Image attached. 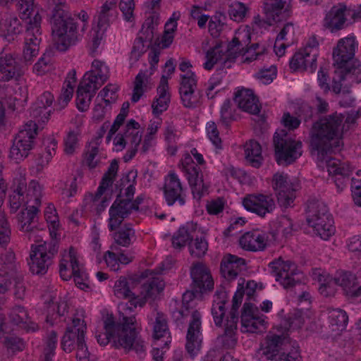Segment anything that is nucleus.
I'll return each instance as SVG.
<instances>
[{
    "label": "nucleus",
    "mask_w": 361,
    "mask_h": 361,
    "mask_svg": "<svg viewBox=\"0 0 361 361\" xmlns=\"http://www.w3.org/2000/svg\"><path fill=\"white\" fill-rule=\"evenodd\" d=\"M343 118L342 114L335 113L314 123L310 131V147L317 152L321 163L332 152L340 150Z\"/></svg>",
    "instance_id": "nucleus-1"
},
{
    "label": "nucleus",
    "mask_w": 361,
    "mask_h": 361,
    "mask_svg": "<svg viewBox=\"0 0 361 361\" xmlns=\"http://www.w3.org/2000/svg\"><path fill=\"white\" fill-rule=\"evenodd\" d=\"M54 7L51 18V30L57 48L66 51L78 39L77 25L68 15L66 0H51Z\"/></svg>",
    "instance_id": "nucleus-2"
},
{
    "label": "nucleus",
    "mask_w": 361,
    "mask_h": 361,
    "mask_svg": "<svg viewBox=\"0 0 361 361\" xmlns=\"http://www.w3.org/2000/svg\"><path fill=\"white\" fill-rule=\"evenodd\" d=\"M115 321L114 346L123 348L126 352L134 350L137 353L145 351L144 341L137 336V321L133 314V308L122 306Z\"/></svg>",
    "instance_id": "nucleus-3"
},
{
    "label": "nucleus",
    "mask_w": 361,
    "mask_h": 361,
    "mask_svg": "<svg viewBox=\"0 0 361 361\" xmlns=\"http://www.w3.org/2000/svg\"><path fill=\"white\" fill-rule=\"evenodd\" d=\"M306 220L315 233L323 240H328L335 233L334 219L326 204L318 200L307 202Z\"/></svg>",
    "instance_id": "nucleus-4"
},
{
    "label": "nucleus",
    "mask_w": 361,
    "mask_h": 361,
    "mask_svg": "<svg viewBox=\"0 0 361 361\" xmlns=\"http://www.w3.org/2000/svg\"><path fill=\"white\" fill-rule=\"evenodd\" d=\"M277 164L288 166L302 155V142L290 137L286 130H277L273 137Z\"/></svg>",
    "instance_id": "nucleus-5"
},
{
    "label": "nucleus",
    "mask_w": 361,
    "mask_h": 361,
    "mask_svg": "<svg viewBox=\"0 0 361 361\" xmlns=\"http://www.w3.org/2000/svg\"><path fill=\"white\" fill-rule=\"evenodd\" d=\"M25 20V47L23 49V59L25 62H31L39 52V44L41 42V22L42 16L39 10L33 12L32 15H29L23 18Z\"/></svg>",
    "instance_id": "nucleus-6"
},
{
    "label": "nucleus",
    "mask_w": 361,
    "mask_h": 361,
    "mask_svg": "<svg viewBox=\"0 0 361 361\" xmlns=\"http://www.w3.org/2000/svg\"><path fill=\"white\" fill-rule=\"evenodd\" d=\"M37 130L38 126L35 121L25 123L13 141L9 157L17 162L26 158L34 147Z\"/></svg>",
    "instance_id": "nucleus-7"
},
{
    "label": "nucleus",
    "mask_w": 361,
    "mask_h": 361,
    "mask_svg": "<svg viewBox=\"0 0 361 361\" xmlns=\"http://www.w3.org/2000/svg\"><path fill=\"white\" fill-rule=\"evenodd\" d=\"M37 130L38 126L35 121L25 123L13 141L9 157L17 162L26 158L34 147Z\"/></svg>",
    "instance_id": "nucleus-8"
},
{
    "label": "nucleus",
    "mask_w": 361,
    "mask_h": 361,
    "mask_svg": "<svg viewBox=\"0 0 361 361\" xmlns=\"http://www.w3.org/2000/svg\"><path fill=\"white\" fill-rule=\"evenodd\" d=\"M271 273L284 288L288 289L301 284L302 273L295 263L279 258L269 264Z\"/></svg>",
    "instance_id": "nucleus-9"
},
{
    "label": "nucleus",
    "mask_w": 361,
    "mask_h": 361,
    "mask_svg": "<svg viewBox=\"0 0 361 361\" xmlns=\"http://www.w3.org/2000/svg\"><path fill=\"white\" fill-rule=\"evenodd\" d=\"M287 174L276 173L272 179V187L275 191L278 203L284 208L293 205L297 185L288 180Z\"/></svg>",
    "instance_id": "nucleus-10"
},
{
    "label": "nucleus",
    "mask_w": 361,
    "mask_h": 361,
    "mask_svg": "<svg viewBox=\"0 0 361 361\" xmlns=\"http://www.w3.org/2000/svg\"><path fill=\"white\" fill-rule=\"evenodd\" d=\"M356 66L348 69L338 67L335 71L333 78L332 90L336 94L349 93L350 87L353 82H361V65L355 63Z\"/></svg>",
    "instance_id": "nucleus-11"
},
{
    "label": "nucleus",
    "mask_w": 361,
    "mask_h": 361,
    "mask_svg": "<svg viewBox=\"0 0 361 361\" xmlns=\"http://www.w3.org/2000/svg\"><path fill=\"white\" fill-rule=\"evenodd\" d=\"M278 233L271 231L269 233L250 231L243 234L239 240L240 247L247 251H263L267 245L277 240Z\"/></svg>",
    "instance_id": "nucleus-12"
},
{
    "label": "nucleus",
    "mask_w": 361,
    "mask_h": 361,
    "mask_svg": "<svg viewBox=\"0 0 361 361\" xmlns=\"http://www.w3.org/2000/svg\"><path fill=\"white\" fill-rule=\"evenodd\" d=\"M355 42L354 37H347L338 41L337 47L334 49L333 58L338 67L348 69L354 68L355 63L361 62L354 59Z\"/></svg>",
    "instance_id": "nucleus-13"
},
{
    "label": "nucleus",
    "mask_w": 361,
    "mask_h": 361,
    "mask_svg": "<svg viewBox=\"0 0 361 361\" xmlns=\"http://www.w3.org/2000/svg\"><path fill=\"white\" fill-rule=\"evenodd\" d=\"M241 331L257 333L266 329L264 315H260L258 308L250 302H245L241 313Z\"/></svg>",
    "instance_id": "nucleus-14"
},
{
    "label": "nucleus",
    "mask_w": 361,
    "mask_h": 361,
    "mask_svg": "<svg viewBox=\"0 0 361 361\" xmlns=\"http://www.w3.org/2000/svg\"><path fill=\"white\" fill-rule=\"evenodd\" d=\"M163 188L168 205L172 206L176 203L180 206L185 204L186 195L180 179L174 172H170L165 178Z\"/></svg>",
    "instance_id": "nucleus-15"
},
{
    "label": "nucleus",
    "mask_w": 361,
    "mask_h": 361,
    "mask_svg": "<svg viewBox=\"0 0 361 361\" xmlns=\"http://www.w3.org/2000/svg\"><path fill=\"white\" fill-rule=\"evenodd\" d=\"M244 207L261 217L271 213L275 209V202L271 195L263 194L247 195L243 201Z\"/></svg>",
    "instance_id": "nucleus-16"
},
{
    "label": "nucleus",
    "mask_w": 361,
    "mask_h": 361,
    "mask_svg": "<svg viewBox=\"0 0 361 361\" xmlns=\"http://www.w3.org/2000/svg\"><path fill=\"white\" fill-rule=\"evenodd\" d=\"M233 305L229 315L227 317L225 324V334L222 336V343L226 348H233L236 343V340L233 337L234 331L237 329L238 322V310L242 302V293L238 291L233 297Z\"/></svg>",
    "instance_id": "nucleus-17"
},
{
    "label": "nucleus",
    "mask_w": 361,
    "mask_h": 361,
    "mask_svg": "<svg viewBox=\"0 0 361 361\" xmlns=\"http://www.w3.org/2000/svg\"><path fill=\"white\" fill-rule=\"evenodd\" d=\"M324 162L338 190L342 191L349 180L352 169L348 164L335 158H326Z\"/></svg>",
    "instance_id": "nucleus-18"
},
{
    "label": "nucleus",
    "mask_w": 361,
    "mask_h": 361,
    "mask_svg": "<svg viewBox=\"0 0 361 361\" xmlns=\"http://www.w3.org/2000/svg\"><path fill=\"white\" fill-rule=\"evenodd\" d=\"M130 205L128 200H123L121 193L117 195L109 211L108 227L109 231H116L123 220L128 217L133 211Z\"/></svg>",
    "instance_id": "nucleus-19"
},
{
    "label": "nucleus",
    "mask_w": 361,
    "mask_h": 361,
    "mask_svg": "<svg viewBox=\"0 0 361 361\" xmlns=\"http://www.w3.org/2000/svg\"><path fill=\"white\" fill-rule=\"evenodd\" d=\"M197 86V77L192 71L181 75L179 93L183 104L186 108L195 107L198 102V97L195 94Z\"/></svg>",
    "instance_id": "nucleus-20"
},
{
    "label": "nucleus",
    "mask_w": 361,
    "mask_h": 361,
    "mask_svg": "<svg viewBox=\"0 0 361 361\" xmlns=\"http://www.w3.org/2000/svg\"><path fill=\"white\" fill-rule=\"evenodd\" d=\"M190 276L192 279V288L196 293H202L212 290L214 281L208 268L202 262H197L190 269Z\"/></svg>",
    "instance_id": "nucleus-21"
},
{
    "label": "nucleus",
    "mask_w": 361,
    "mask_h": 361,
    "mask_svg": "<svg viewBox=\"0 0 361 361\" xmlns=\"http://www.w3.org/2000/svg\"><path fill=\"white\" fill-rule=\"evenodd\" d=\"M23 73L22 67L11 53L0 52V80L9 81L20 77Z\"/></svg>",
    "instance_id": "nucleus-22"
},
{
    "label": "nucleus",
    "mask_w": 361,
    "mask_h": 361,
    "mask_svg": "<svg viewBox=\"0 0 361 361\" xmlns=\"http://www.w3.org/2000/svg\"><path fill=\"white\" fill-rule=\"evenodd\" d=\"M190 161L191 158L188 155L185 158L186 166H184V168L188 174V182L194 197L200 199L207 192V186L204 183L202 172L200 167L193 164L190 165Z\"/></svg>",
    "instance_id": "nucleus-23"
},
{
    "label": "nucleus",
    "mask_w": 361,
    "mask_h": 361,
    "mask_svg": "<svg viewBox=\"0 0 361 361\" xmlns=\"http://www.w3.org/2000/svg\"><path fill=\"white\" fill-rule=\"evenodd\" d=\"M202 315L197 310L192 313V319L190 322L186 336L187 343L185 348L190 354H194L200 348L202 340L200 338Z\"/></svg>",
    "instance_id": "nucleus-24"
},
{
    "label": "nucleus",
    "mask_w": 361,
    "mask_h": 361,
    "mask_svg": "<svg viewBox=\"0 0 361 361\" xmlns=\"http://www.w3.org/2000/svg\"><path fill=\"white\" fill-rule=\"evenodd\" d=\"M245 265V260L236 255L227 254L221 259L220 273L222 277L230 281L235 279Z\"/></svg>",
    "instance_id": "nucleus-25"
},
{
    "label": "nucleus",
    "mask_w": 361,
    "mask_h": 361,
    "mask_svg": "<svg viewBox=\"0 0 361 361\" xmlns=\"http://www.w3.org/2000/svg\"><path fill=\"white\" fill-rule=\"evenodd\" d=\"M37 212V206L32 205L30 209L21 211L17 216L20 231L24 232L28 239L35 237V234L37 231L36 226L33 225Z\"/></svg>",
    "instance_id": "nucleus-26"
},
{
    "label": "nucleus",
    "mask_w": 361,
    "mask_h": 361,
    "mask_svg": "<svg viewBox=\"0 0 361 361\" xmlns=\"http://www.w3.org/2000/svg\"><path fill=\"white\" fill-rule=\"evenodd\" d=\"M234 100L238 107L245 112L257 114L260 111L259 100L251 90H238L235 94Z\"/></svg>",
    "instance_id": "nucleus-27"
},
{
    "label": "nucleus",
    "mask_w": 361,
    "mask_h": 361,
    "mask_svg": "<svg viewBox=\"0 0 361 361\" xmlns=\"http://www.w3.org/2000/svg\"><path fill=\"white\" fill-rule=\"evenodd\" d=\"M336 286H341L346 295L357 297L361 295V286L355 288L357 284L356 276L350 271H338L333 277Z\"/></svg>",
    "instance_id": "nucleus-28"
},
{
    "label": "nucleus",
    "mask_w": 361,
    "mask_h": 361,
    "mask_svg": "<svg viewBox=\"0 0 361 361\" xmlns=\"http://www.w3.org/2000/svg\"><path fill=\"white\" fill-rule=\"evenodd\" d=\"M91 81L82 79L76 92V104L79 111H86L90 104L92 99L99 88H96Z\"/></svg>",
    "instance_id": "nucleus-29"
},
{
    "label": "nucleus",
    "mask_w": 361,
    "mask_h": 361,
    "mask_svg": "<svg viewBox=\"0 0 361 361\" xmlns=\"http://www.w3.org/2000/svg\"><path fill=\"white\" fill-rule=\"evenodd\" d=\"M118 228L113 233L114 243L110 246V249L115 251H119L120 246L128 247L136 240L135 231L130 224H125Z\"/></svg>",
    "instance_id": "nucleus-30"
},
{
    "label": "nucleus",
    "mask_w": 361,
    "mask_h": 361,
    "mask_svg": "<svg viewBox=\"0 0 361 361\" xmlns=\"http://www.w3.org/2000/svg\"><path fill=\"white\" fill-rule=\"evenodd\" d=\"M109 78V69L108 66L104 62L95 59L92 63V69L84 75L82 79L91 81L96 88H100Z\"/></svg>",
    "instance_id": "nucleus-31"
},
{
    "label": "nucleus",
    "mask_w": 361,
    "mask_h": 361,
    "mask_svg": "<svg viewBox=\"0 0 361 361\" xmlns=\"http://www.w3.org/2000/svg\"><path fill=\"white\" fill-rule=\"evenodd\" d=\"M286 1L269 0L264 3V10L267 17V25L270 26L274 22H279L288 16L285 8Z\"/></svg>",
    "instance_id": "nucleus-32"
},
{
    "label": "nucleus",
    "mask_w": 361,
    "mask_h": 361,
    "mask_svg": "<svg viewBox=\"0 0 361 361\" xmlns=\"http://www.w3.org/2000/svg\"><path fill=\"white\" fill-rule=\"evenodd\" d=\"M283 341V338L281 336L267 335L258 350V355L261 357L264 356L267 360L274 361L279 354Z\"/></svg>",
    "instance_id": "nucleus-33"
},
{
    "label": "nucleus",
    "mask_w": 361,
    "mask_h": 361,
    "mask_svg": "<svg viewBox=\"0 0 361 361\" xmlns=\"http://www.w3.org/2000/svg\"><path fill=\"white\" fill-rule=\"evenodd\" d=\"M114 294L118 298L129 299V302L126 304L119 305V310L122 309V306L126 305L127 307H131L133 310L136 308L137 304L140 306H142L145 301L140 300L139 302L135 296V293H133L129 287L128 283L126 278H120L114 285Z\"/></svg>",
    "instance_id": "nucleus-34"
},
{
    "label": "nucleus",
    "mask_w": 361,
    "mask_h": 361,
    "mask_svg": "<svg viewBox=\"0 0 361 361\" xmlns=\"http://www.w3.org/2000/svg\"><path fill=\"white\" fill-rule=\"evenodd\" d=\"M169 77L163 75L161 78L159 85L157 87L159 97L152 104V112L154 115H159L166 111L170 102L169 90Z\"/></svg>",
    "instance_id": "nucleus-35"
},
{
    "label": "nucleus",
    "mask_w": 361,
    "mask_h": 361,
    "mask_svg": "<svg viewBox=\"0 0 361 361\" xmlns=\"http://www.w3.org/2000/svg\"><path fill=\"white\" fill-rule=\"evenodd\" d=\"M346 7L344 5L333 6L326 16L324 26L331 32L343 29L346 21L344 13Z\"/></svg>",
    "instance_id": "nucleus-36"
},
{
    "label": "nucleus",
    "mask_w": 361,
    "mask_h": 361,
    "mask_svg": "<svg viewBox=\"0 0 361 361\" xmlns=\"http://www.w3.org/2000/svg\"><path fill=\"white\" fill-rule=\"evenodd\" d=\"M117 14L116 4L114 0L106 1L95 17L98 29L104 32L109 26L110 23L116 18Z\"/></svg>",
    "instance_id": "nucleus-37"
},
{
    "label": "nucleus",
    "mask_w": 361,
    "mask_h": 361,
    "mask_svg": "<svg viewBox=\"0 0 361 361\" xmlns=\"http://www.w3.org/2000/svg\"><path fill=\"white\" fill-rule=\"evenodd\" d=\"M42 253H44V250L41 249V252H39L35 248H32L30 255V261L28 264L33 274L43 275L46 274L52 263V260L49 257H46Z\"/></svg>",
    "instance_id": "nucleus-38"
},
{
    "label": "nucleus",
    "mask_w": 361,
    "mask_h": 361,
    "mask_svg": "<svg viewBox=\"0 0 361 361\" xmlns=\"http://www.w3.org/2000/svg\"><path fill=\"white\" fill-rule=\"evenodd\" d=\"M9 319L11 323L25 329H35V324L30 322L29 315L23 306H16L11 309L9 313Z\"/></svg>",
    "instance_id": "nucleus-39"
},
{
    "label": "nucleus",
    "mask_w": 361,
    "mask_h": 361,
    "mask_svg": "<svg viewBox=\"0 0 361 361\" xmlns=\"http://www.w3.org/2000/svg\"><path fill=\"white\" fill-rule=\"evenodd\" d=\"M75 75L76 72L74 69L69 72L65 81L66 87L63 88L62 93L59 97L56 104H55L56 110H61L66 106L72 98L73 93V84L76 82Z\"/></svg>",
    "instance_id": "nucleus-40"
},
{
    "label": "nucleus",
    "mask_w": 361,
    "mask_h": 361,
    "mask_svg": "<svg viewBox=\"0 0 361 361\" xmlns=\"http://www.w3.org/2000/svg\"><path fill=\"white\" fill-rule=\"evenodd\" d=\"M195 228L192 224H187L181 226L172 238V244L174 248L180 250L188 243H190L193 238V233Z\"/></svg>",
    "instance_id": "nucleus-41"
},
{
    "label": "nucleus",
    "mask_w": 361,
    "mask_h": 361,
    "mask_svg": "<svg viewBox=\"0 0 361 361\" xmlns=\"http://www.w3.org/2000/svg\"><path fill=\"white\" fill-rule=\"evenodd\" d=\"M246 160L255 168H259L262 164V149L260 145L254 140H250L245 145Z\"/></svg>",
    "instance_id": "nucleus-42"
},
{
    "label": "nucleus",
    "mask_w": 361,
    "mask_h": 361,
    "mask_svg": "<svg viewBox=\"0 0 361 361\" xmlns=\"http://www.w3.org/2000/svg\"><path fill=\"white\" fill-rule=\"evenodd\" d=\"M118 162L116 159L112 160L107 171L104 174L101 183L97 189L96 197H101L105 190L111 186L117 175Z\"/></svg>",
    "instance_id": "nucleus-43"
},
{
    "label": "nucleus",
    "mask_w": 361,
    "mask_h": 361,
    "mask_svg": "<svg viewBox=\"0 0 361 361\" xmlns=\"http://www.w3.org/2000/svg\"><path fill=\"white\" fill-rule=\"evenodd\" d=\"M164 288V282L158 277L149 279L141 286V294L145 300L147 298H152L159 294Z\"/></svg>",
    "instance_id": "nucleus-44"
},
{
    "label": "nucleus",
    "mask_w": 361,
    "mask_h": 361,
    "mask_svg": "<svg viewBox=\"0 0 361 361\" xmlns=\"http://www.w3.org/2000/svg\"><path fill=\"white\" fill-rule=\"evenodd\" d=\"M82 326V328H74L73 330L66 329L61 340V347L65 352L71 353L73 350L74 343L75 340H77V343H78V338L80 334L82 333L83 339H85L86 326L85 325Z\"/></svg>",
    "instance_id": "nucleus-45"
},
{
    "label": "nucleus",
    "mask_w": 361,
    "mask_h": 361,
    "mask_svg": "<svg viewBox=\"0 0 361 361\" xmlns=\"http://www.w3.org/2000/svg\"><path fill=\"white\" fill-rule=\"evenodd\" d=\"M105 333L97 336L98 343L102 345H107L111 341L114 342L115 319L112 314H107L104 318Z\"/></svg>",
    "instance_id": "nucleus-46"
},
{
    "label": "nucleus",
    "mask_w": 361,
    "mask_h": 361,
    "mask_svg": "<svg viewBox=\"0 0 361 361\" xmlns=\"http://www.w3.org/2000/svg\"><path fill=\"white\" fill-rule=\"evenodd\" d=\"M140 124L133 119L130 120L126 126L125 136L127 143H130L133 147L137 148L142 140V134L138 130Z\"/></svg>",
    "instance_id": "nucleus-47"
},
{
    "label": "nucleus",
    "mask_w": 361,
    "mask_h": 361,
    "mask_svg": "<svg viewBox=\"0 0 361 361\" xmlns=\"http://www.w3.org/2000/svg\"><path fill=\"white\" fill-rule=\"evenodd\" d=\"M329 321L333 331H342L346 326L348 317L345 311L334 309L329 312Z\"/></svg>",
    "instance_id": "nucleus-48"
},
{
    "label": "nucleus",
    "mask_w": 361,
    "mask_h": 361,
    "mask_svg": "<svg viewBox=\"0 0 361 361\" xmlns=\"http://www.w3.org/2000/svg\"><path fill=\"white\" fill-rule=\"evenodd\" d=\"M165 27L166 29L163 33V35L161 36V39L157 38L155 42V44L161 49H166L172 44L174 39L173 32L176 30L177 23L171 18L166 23Z\"/></svg>",
    "instance_id": "nucleus-49"
},
{
    "label": "nucleus",
    "mask_w": 361,
    "mask_h": 361,
    "mask_svg": "<svg viewBox=\"0 0 361 361\" xmlns=\"http://www.w3.org/2000/svg\"><path fill=\"white\" fill-rule=\"evenodd\" d=\"M169 334L166 317L162 312H157L153 326V337L159 340Z\"/></svg>",
    "instance_id": "nucleus-50"
},
{
    "label": "nucleus",
    "mask_w": 361,
    "mask_h": 361,
    "mask_svg": "<svg viewBox=\"0 0 361 361\" xmlns=\"http://www.w3.org/2000/svg\"><path fill=\"white\" fill-rule=\"evenodd\" d=\"M191 256L200 258L206 254L208 250V243L204 238H196L194 241L188 243Z\"/></svg>",
    "instance_id": "nucleus-51"
},
{
    "label": "nucleus",
    "mask_w": 361,
    "mask_h": 361,
    "mask_svg": "<svg viewBox=\"0 0 361 361\" xmlns=\"http://www.w3.org/2000/svg\"><path fill=\"white\" fill-rule=\"evenodd\" d=\"M118 89L116 85L109 84L99 92L97 99L100 97L101 102L104 103L106 106H109L111 103L116 102Z\"/></svg>",
    "instance_id": "nucleus-52"
},
{
    "label": "nucleus",
    "mask_w": 361,
    "mask_h": 361,
    "mask_svg": "<svg viewBox=\"0 0 361 361\" xmlns=\"http://www.w3.org/2000/svg\"><path fill=\"white\" fill-rule=\"evenodd\" d=\"M223 56L219 44L209 49L206 54L207 61L204 63L206 70H211L215 63L221 59Z\"/></svg>",
    "instance_id": "nucleus-53"
},
{
    "label": "nucleus",
    "mask_w": 361,
    "mask_h": 361,
    "mask_svg": "<svg viewBox=\"0 0 361 361\" xmlns=\"http://www.w3.org/2000/svg\"><path fill=\"white\" fill-rule=\"evenodd\" d=\"M1 20L2 18L0 15V31L6 32L8 36L13 37L22 31L20 22L17 18H11L8 21L6 20L4 27H3Z\"/></svg>",
    "instance_id": "nucleus-54"
},
{
    "label": "nucleus",
    "mask_w": 361,
    "mask_h": 361,
    "mask_svg": "<svg viewBox=\"0 0 361 361\" xmlns=\"http://www.w3.org/2000/svg\"><path fill=\"white\" fill-rule=\"evenodd\" d=\"M244 47L237 37H234L227 47L226 60L235 59L238 55H244Z\"/></svg>",
    "instance_id": "nucleus-55"
},
{
    "label": "nucleus",
    "mask_w": 361,
    "mask_h": 361,
    "mask_svg": "<svg viewBox=\"0 0 361 361\" xmlns=\"http://www.w3.org/2000/svg\"><path fill=\"white\" fill-rule=\"evenodd\" d=\"M51 109H47L45 106L35 103L30 109L31 116L37 120L38 122L45 123L49 118Z\"/></svg>",
    "instance_id": "nucleus-56"
},
{
    "label": "nucleus",
    "mask_w": 361,
    "mask_h": 361,
    "mask_svg": "<svg viewBox=\"0 0 361 361\" xmlns=\"http://www.w3.org/2000/svg\"><path fill=\"white\" fill-rule=\"evenodd\" d=\"M247 8L240 2H234L229 6L228 14L234 21L242 20L246 14Z\"/></svg>",
    "instance_id": "nucleus-57"
},
{
    "label": "nucleus",
    "mask_w": 361,
    "mask_h": 361,
    "mask_svg": "<svg viewBox=\"0 0 361 361\" xmlns=\"http://www.w3.org/2000/svg\"><path fill=\"white\" fill-rule=\"evenodd\" d=\"M143 36H138L134 41L133 49L130 52V59L133 62L139 60L140 57L146 51Z\"/></svg>",
    "instance_id": "nucleus-58"
},
{
    "label": "nucleus",
    "mask_w": 361,
    "mask_h": 361,
    "mask_svg": "<svg viewBox=\"0 0 361 361\" xmlns=\"http://www.w3.org/2000/svg\"><path fill=\"white\" fill-rule=\"evenodd\" d=\"M11 229L6 219L5 214L0 210V245H4L9 243Z\"/></svg>",
    "instance_id": "nucleus-59"
},
{
    "label": "nucleus",
    "mask_w": 361,
    "mask_h": 361,
    "mask_svg": "<svg viewBox=\"0 0 361 361\" xmlns=\"http://www.w3.org/2000/svg\"><path fill=\"white\" fill-rule=\"evenodd\" d=\"M13 282L14 283L13 295L15 298L23 300L25 298L26 293V287L23 276L19 274H15Z\"/></svg>",
    "instance_id": "nucleus-60"
},
{
    "label": "nucleus",
    "mask_w": 361,
    "mask_h": 361,
    "mask_svg": "<svg viewBox=\"0 0 361 361\" xmlns=\"http://www.w3.org/2000/svg\"><path fill=\"white\" fill-rule=\"evenodd\" d=\"M58 248L57 240H51L49 243L44 242V243L35 247L39 252H41V249L44 250V253L42 254L44 255L46 257H49L51 260H52L53 257L58 252Z\"/></svg>",
    "instance_id": "nucleus-61"
},
{
    "label": "nucleus",
    "mask_w": 361,
    "mask_h": 361,
    "mask_svg": "<svg viewBox=\"0 0 361 361\" xmlns=\"http://www.w3.org/2000/svg\"><path fill=\"white\" fill-rule=\"evenodd\" d=\"M277 224L276 230H274L278 233L279 231L282 233V234L288 238L290 236L293 231V222L292 220L286 216H282L279 219Z\"/></svg>",
    "instance_id": "nucleus-62"
},
{
    "label": "nucleus",
    "mask_w": 361,
    "mask_h": 361,
    "mask_svg": "<svg viewBox=\"0 0 361 361\" xmlns=\"http://www.w3.org/2000/svg\"><path fill=\"white\" fill-rule=\"evenodd\" d=\"M0 343H2L6 348L13 350H23L24 348L23 341L16 336H4L0 337Z\"/></svg>",
    "instance_id": "nucleus-63"
},
{
    "label": "nucleus",
    "mask_w": 361,
    "mask_h": 361,
    "mask_svg": "<svg viewBox=\"0 0 361 361\" xmlns=\"http://www.w3.org/2000/svg\"><path fill=\"white\" fill-rule=\"evenodd\" d=\"M298 348V345H293L289 351L279 353L274 361H299L300 355Z\"/></svg>",
    "instance_id": "nucleus-64"
}]
</instances>
